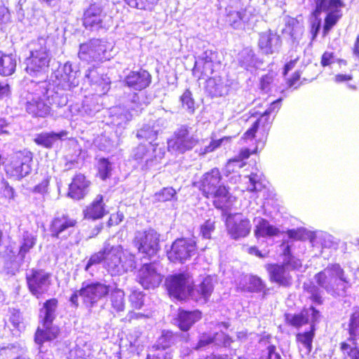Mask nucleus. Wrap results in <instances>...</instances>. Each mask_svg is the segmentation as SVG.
<instances>
[{"instance_id": "nucleus-1", "label": "nucleus", "mask_w": 359, "mask_h": 359, "mask_svg": "<svg viewBox=\"0 0 359 359\" xmlns=\"http://www.w3.org/2000/svg\"><path fill=\"white\" fill-rule=\"evenodd\" d=\"M317 285L304 284V290L309 294V298L313 304L322 305L323 298L322 290L333 298L342 299L348 295V290L352 283L344 269L338 263L329 264L323 270L314 276Z\"/></svg>"}, {"instance_id": "nucleus-2", "label": "nucleus", "mask_w": 359, "mask_h": 359, "mask_svg": "<svg viewBox=\"0 0 359 359\" xmlns=\"http://www.w3.org/2000/svg\"><path fill=\"white\" fill-rule=\"evenodd\" d=\"M312 7L310 18L311 41H315L321 29L326 36L342 17L344 0H309Z\"/></svg>"}, {"instance_id": "nucleus-3", "label": "nucleus", "mask_w": 359, "mask_h": 359, "mask_svg": "<svg viewBox=\"0 0 359 359\" xmlns=\"http://www.w3.org/2000/svg\"><path fill=\"white\" fill-rule=\"evenodd\" d=\"M48 39V36H39L27 44L28 54L24 60V69L32 77H48L53 57Z\"/></svg>"}, {"instance_id": "nucleus-4", "label": "nucleus", "mask_w": 359, "mask_h": 359, "mask_svg": "<svg viewBox=\"0 0 359 359\" xmlns=\"http://www.w3.org/2000/svg\"><path fill=\"white\" fill-rule=\"evenodd\" d=\"M286 323L297 329L309 324V328L296 334L297 341L305 349V354H309L313 348V341L316 336L317 325L322 317L320 311L313 305L304 308L298 313H286L284 315Z\"/></svg>"}, {"instance_id": "nucleus-5", "label": "nucleus", "mask_w": 359, "mask_h": 359, "mask_svg": "<svg viewBox=\"0 0 359 359\" xmlns=\"http://www.w3.org/2000/svg\"><path fill=\"white\" fill-rule=\"evenodd\" d=\"M222 177L219 170L212 168L205 173L200 181L199 189L207 198H212L217 209L227 212L231 205V195L229 188L222 182Z\"/></svg>"}, {"instance_id": "nucleus-6", "label": "nucleus", "mask_w": 359, "mask_h": 359, "mask_svg": "<svg viewBox=\"0 0 359 359\" xmlns=\"http://www.w3.org/2000/svg\"><path fill=\"white\" fill-rule=\"evenodd\" d=\"M59 302L57 299L53 297L46 299L39 311V320L42 327H38L34 334L36 344L52 341L58 338L60 334V327L53 324L57 316Z\"/></svg>"}, {"instance_id": "nucleus-7", "label": "nucleus", "mask_w": 359, "mask_h": 359, "mask_svg": "<svg viewBox=\"0 0 359 359\" xmlns=\"http://www.w3.org/2000/svg\"><path fill=\"white\" fill-rule=\"evenodd\" d=\"M107 18L102 3L92 0L83 6L81 20L85 32L97 35L104 34L109 29Z\"/></svg>"}, {"instance_id": "nucleus-8", "label": "nucleus", "mask_w": 359, "mask_h": 359, "mask_svg": "<svg viewBox=\"0 0 359 359\" xmlns=\"http://www.w3.org/2000/svg\"><path fill=\"white\" fill-rule=\"evenodd\" d=\"M70 90L71 88H65L51 79L39 81L35 84V94L46 100L52 109L54 107L62 109L67 106L69 102L68 91Z\"/></svg>"}, {"instance_id": "nucleus-9", "label": "nucleus", "mask_w": 359, "mask_h": 359, "mask_svg": "<svg viewBox=\"0 0 359 359\" xmlns=\"http://www.w3.org/2000/svg\"><path fill=\"white\" fill-rule=\"evenodd\" d=\"M161 234L154 229L149 227L136 231L133 244L143 258L151 259L161 250Z\"/></svg>"}, {"instance_id": "nucleus-10", "label": "nucleus", "mask_w": 359, "mask_h": 359, "mask_svg": "<svg viewBox=\"0 0 359 359\" xmlns=\"http://www.w3.org/2000/svg\"><path fill=\"white\" fill-rule=\"evenodd\" d=\"M157 144H140L133 151V158L142 170L148 171L160 168L163 153H156Z\"/></svg>"}, {"instance_id": "nucleus-11", "label": "nucleus", "mask_w": 359, "mask_h": 359, "mask_svg": "<svg viewBox=\"0 0 359 359\" xmlns=\"http://www.w3.org/2000/svg\"><path fill=\"white\" fill-rule=\"evenodd\" d=\"M194 279L187 272L176 273L168 276L165 280L168 294L177 300H185L190 297L191 286Z\"/></svg>"}, {"instance_id": "nucleus-12", "label": "nucleus", "mask_w": 359, "mask_h": 359, "mask_svg": "<svg viewBox=\"0 0 359 359\" xmlns=\"http://www.w3.org/2000/svg\"><path fill=\"white\" fill-rule=\"evenodd\" d=\"M111 290L110 285L99 281H84L80 287L82 303L90 311L95 307L97 302L109 294Z\"/></svg>"}, {"instance_id": "nucleus-13", "label": "nucleus", "mask_w": 359, "mask_h": 359, "mask_svg": "<svg viewBox=\"0 0 359 359\" xmlns=\"http://www.w3.org/2000/svg\"><path fill=\"white\" fill-rule=\"evenodd\" d=\"M347 330L349 336L340 344V349L349 359H359V311L350 316Z\"/></svg>"}, {"instance_id": "nucleus-14", "label": "nucleus", "mask_w": 359, "mask_h": 359, "mask_svg": "<svg viewBox=\"0 0 359 359\" xmlns=\"http://www.w3.org/2000/svg\"><path fill=\"white\" fill-rule=\"evenodd\" d=\"M191 128L188 125H182L173 134L172 138L168 140V148L170 151L184 154L191 150L198 142V138L191 134Z\"/></svg>"}, {"instance_id": "nucleus-15", "label": "nucleus", "mask_w": 359, "mask_h": 359, "mask_svg": "<svg viewBox=\"0 0 359 359\" xmlns=\"http://www.w3.org/2000/svg\"><path fill=\"white\" fill-rule=\"evenodd\" d=\"M79 58L90 62H102L108 60L106 42L101 39L93 38L79 45Z\"/></svg>"}, {"instance_id": "nucleus-16", "label": "nucleus", "mask_w": 359, "mask_h": 359, "mask_svg": "<svg viewBox=\"0 0 359 359\" xmlns=\"http://www.w3.org/2000/svg\"><path fill=\"white\" fill-rule=\"evenodd\" d=\"M25 278L29 292L36 299L46 293L51 285V273L42 269H30Z\"/></svg>"}, {"instance_id": "nucleus-17", "label": "nucleus", "mask_w": 359, "mask_h": 359, "mask_svg": "<svg viewBox=\"0 0 359 359\" xmlns=\"http://www.w3.org/2000/svg\"><path fill=\"white\" fill-rule=\"evenodd\" d=\"M197 251L196 243L194 239L181 238L176 239L167 251V256L172 262L184 263L190 259Z\"/></svg>"}, {"instance_id": "nucleus-18", "label": "nucleus", "mask_w": 359, "mask_h": 359, "mask_svg": "<svg viewBox=\"0 0 359 359\" xmlns=\"http://www.w3.org/2000/svg\"><path fill=\"white\" fill-rule=\"evenodd\" d=\"M77 222L67 213L56 212L50 222L49 231L53 238H67Z\"/></svg>"}, {"instance_id": "nucleus-19", "label": "nucleus", "mask_w": 359, "mask_h": 359, "mask_svg": "<svg viewBox=\"0 0 359 359\" xmlns=\"http://www.w3.org/2000/svg\"><path fill=\"white\" fill-rule=\"evenodd\" d=\"M32 162V152L26 151L25 153L17 154L10 164L7 165L6 172L16 180H20L31 173Z\"/></svg>"}, {"instance_id": "nucleus-20", "label": "nucleus", "mask_w": 359, "mask_h": 359, "mask_svg": "<svg viewBox=\"0 0 359 359\" xmlns=\"http://www.w3.org/2000/svg\"><path fill=\"white\" fill-rule=\"evenodd\" d=\"M80 71L76 66L69 62H66L62 66L58 63V67L56 70H53L51 79L55 78V83H59L65 88H73L79 85V76Z\"/></svg>"}, {"instance_id": "nucleus-21", "label": "nucleus", "mask_w": 359, "mask_h": 359, "mask_svg": "<svg viewBox=\"0 0 359 359\" xmlns=\"http://www.w3.org/2000/svg\"><path fill=\"white\" fill-rule=\"evenodd\" d=\"M99 67L95 65L90 66L85 71L84 79L96 92L95 95L101 97L105 95L111 88V80L107 74L100 72Z\"/></svg>"}, {"instance_id": "nucleus-22", "label": "nucleus", "mask_w": 359, "mask_h": 359, "mask_svg": "<svg viewBox=\"0 0 359 359\" xmlns=\"http://www.w3.org/2000/svg\"><path fill=\"white\" fill-rule=\"evenodd\" d=\"M151 83V75L147 70L142 68L129 71L122 80L123 86L133 91L144 90L150 86Z\"/></svg>"}, {"instance_id": "nucleus-23", "label": "nucleus", "mask_w": 359, "mask_h": 359, "mask_svg": "<svg viewBox=\"0 0 359 359\" xmlns=\"http://www.w3.org/2000/svg\"><path fill=\"white\" fill-rule=\"evenodd\" d=\"M137 278L144 290H154L158 287L163 280V276L151 263H146L142 266L138 271Z\"/></svg>"}, {"instance_id": "nucleus-24", "label": "nucleus", "mask_w": 359, "mask_h": 359, "mask_svg": "<svg viewBox=\"0 0 359 359\" xmlns=\"http://www.w3.org/2000/svg\"><path fill=\"white\" fill-rule=\"evenodd\" d=\"M269 273V280L280 287H289L292 284V276L285 264L282 263H271L265 266Z\"/></svg>"}, {"instance_id": "nucleus-25", "label": "nucleus", "mask_w": 359, "mask_h": 359, "mask_svg": "<svg viewBox=\"0 0 359 359\" xmlns=\"http://www.w3.org/2000/svg\"><path fill=\"white\" fill-rule=\"evenodd\" d=\"M282 46L281 36L271 29L259 34L258 47L266 55L278 53Z\"/></svg>"}, {"instance_id": "nucleus-26", "label": "nucleus", "mask_w": 359, "mask_h": 359, "mask_svg": "<svg viewBox=\"0 0 359 359\" xmlns=\"http://www.w3.org/2000/svg\"><path fill=\"white\" fill-rule=\"evenodd\" d=\"M37 96V98H33L31 100H28L26 103V111L32 117L46 118L48 116H51L55 118L59 116H65V111H64V113H57L55 114L54 110L52 109L51 107L49 104H47L42 100L43 97Z\"/></svg>"}, {"instance_id": "nucleus-27", "label": "nucleus", "mask_w": 359, "mask_h": 359, "mask_svg": "<svg viewBox=\"0 0 359 359\" xmlns=\"http://www.w3.org/2000/svg\"><path fill=\"white\" fill-rule=\"evenodd\" d=\"M201 318L202 312L198 309L188 311L180 308L173 318V324L181 331L188 332Z\"/></svg>"}, {"instance_id": "nucleus-28", "label": "nucleus", "mask_w": 359, "mask_h": 359, "mask_svg": "<svg viewBox=\"0 0 359 359\" xmlns=\"http://www.w3.org/2000/svg\"><path fill=\"white\" fill-rule=\"evenodd\" d=\"M214 288L213 278L211 276H206L198 285L192 283L189 298L196 302L203 301V303L205 304L209 301Z\"/></svg>"}, {"instance_id": "nucleus-29", "label": "nucleus", "mask_w": 359, "mask_h": 359, "mask_svg": "<svg viewBox=\"0 0 359 359\" xmlns=\"http://www.w3.org/2000/svg\"><path fill=\"white\" fill-rule=\"evenodd\" d=\"M90 184V181L83 174H76L69 185L67 196L77 201L84 198L89 192Z\"/></svg>"}, {"instance_id": "nucleus-30", "label": "nucleus", "mask_w": 359, "mask_h": 359, "mask_svg": "<svg viewBox=\"0 0 359 359\" xmlns=\"http://www.w3.org/2000/svg\"><path fill=\"white\" fill-rule=\"evenodd\" d=\"M37 242V234L33 231L20 230L18 236V257L22 260H31L29 255Z\"/></svg>"}, {"instance_id": "nucleus-31", "label": "nucleus", "mask_w": 359, "mask_h": 359, "mask_svg": "<svg viewBox=\"0 0 359 359\" xmlns=\"http://www.w3.org/2000/svg\"><path fill=\"white\" fill-rule=\"evenodd\" d=\"M236 61L240 67L250 72L255 71L263 64V60L250 47L244 48L238 53Z\"/></svg>"}, {"instance_id": "nucleus-32", "label": "nucleus", "mask_w": 359, "mask_h": 359, "mask_svg": "<svg viewBox=\"0 0 359 359\" xmlns=\"http://www.w3.org/2000/svg\"><path fill=\"white\" fill-rule=\"evenodd\" d=\"M109 213L104 201V196L98 194L94 200L83 210V217L86 219L95 221L102 219Z\"/></svg>"}, {"instance_id": "nucleus-33", "label": "nucleus", "mask_w": 359, "mask_h": 359, "mask_svg": "<svg viewBox=\"0 0 359 359\" xmlns=\"http://www.w3.org/2000/svg\"><path fill=\"white\" fill-rule=\"evenodd\" d=\"M67 134L68 132L66 130L41 132L36 134L33 140L37 146L50 149L57 141L65 140Z\"/></svg>"}, {"instance_id": "nucleus-34", "label": "nucleus", "mask_w": 359, "mask_h": 359, "mask_svg": "<svg viewBox=\"0 0 359 359\" xmlns=\"http://www.w3.org/2000/svg\"><path fill=\"white\" fill-rule=\"evenodd\" d=\"M241 287L244 292L251 293L262 292L264 297L269 292L265 282L259 276L253 274L247 275L243 282L241 283Z\"/></svg>"}, {"instance_id": "nucleus-35", "label": "nucleus", "mask_w": 359, "mask_h": 359, "mask_svg": "<svg viewBox=\"0 0 359 359\" xmlns=\"http://www.w3.org/2000/svg\"><path fill=\"white\" fill-rule=\"evenodd\" d=\"M123 252L121 246H112L109 248L107 246V266L109 271L114 275L123 274L122 259Z\"/></svg>"}, {"instance_id": "nucleus-36", "label": "nucleus", "mask_w": 359, "mask_h": 359, "mask_svg": "<svg viewBox=\"0 0 359 359\" xmlns=\"http://www.w3.org/2000/svg\"><path fill=\"white\" fill-rule=\"evenodd\" d=\"M255 222L257 223L255 226L254 233L258 239L259 238H271L278 236L280 233V231L278 227L271 224L264 218L256 217Z\"/></svg>"}, {"instance_id": "nucleus-37", "label": "nucleus", "mask_w": 359, "mask_h": 359, "mask_svg": "<svg viewBox=\"0 0 359 359\" xmlns=\"http://www.w3.org/2000/svg\"><path fill=\"white\" fill-rule=\"evenodd\" d=\"M180 337L178 332H174L169 330H163L161 335L152 346L154 351H165L175 346Z\"/></svg>"}, {"instance_id": "nucleus-38", "label": "nucleus", "mask_w": 359, "mask_h": 359, "mask_svg": "<svg viewBox=\"0 0 359 359\" xmlns=\"http://www.w3.org/2000/svg\"><path fill=\"white\" fill-rule=\"evenodd\" d=\"M289 235L291 238L296 240H309V241L312 243L316 242L317 238L319 239H327L328 241H330L332 238V236L327 233H320L318 236V232L311 231L306 229L304 227L298 228L297 229H292L289 231Z\"/></svg>"}, {"instance_id": "nucleus-39", "label": "nucleus", "mask_w": 359, "mask_h": 359, "mask_svg": "<svg viewBox=\"0 0 359 359\" xmlns=\"http://www.w3.org/2000/svg\"><path fill=\"white\" fill-rule=\"evenodd\" d=\"M17 55L15 53H5L0 50V76H12L16 71Z\"/></svg>"}, {"instance_id": "nucleus-40", "label": "nucleus", "mask_w": 359, "mask_h": 359, "mask_svg": "<svg viewBox=\"0 0 359 359\" xmlns=\"http://www.w3.org/2000/svg\"><path fill=\"white\" fill-rule=\"evenodd\" d=\"M227 229L231 237L234 240L247 236L251 229V224L248 219H241L227 224Z\"/></svg>"}, {"instance_id": "nucleus-41", "label": "nucleus", "mask_w": 359, "mask_h": 359, "mask_svg": "<svg viewBox=\"0 0 359 359\" xmlns=\"http://www.w3.org/2000/svg\"><path fill=\"white\" fill-rule=\"evenodd\" d=\"M101 97L97 95H93L90 97H86L82 102L79 111L82 115L93 116L100 111L102 107L100 103Z\"/></svg>"}, {"instance_id": "nucleus-42", "label": "nucleus", "mask_w": 359, "mask_h": 359, "mask_svg": "<svg viewBox=\"0 0 359 359\" xmlns=\"http://www.w3.org/2000/svg\"><path fill=\"white\" fill-rule=\"evenodd\" d=\"M206 90L212 97H222L228 93L229 86L220 77H209L206 81Z\"/></svg>"}, {"instance_id": "nucleus-43", "label": "nucleus", "mask_w": 359, "mask_h": 359, "mask_svg": "<svg viewBox=\"0 0 359 359\" xmlns=\"http://www.w3.org/2000/svg\"><path fill=\"white\" fill-rule=\"evenodd\" d=\"M220 65L219 60L209 61L201 64L194 63L192 69V74L198 79L210 77L214 73L215 68Z\"/></svg>"}, {"instance_id": "nucleus-44", "label": "nucleus", "mask_w": 359, "mask_h": 359, "mask_svg": "<svg viewBox=\"0 0 359 359\" xmlns=\"http://www.w3.org/2000/svg\"><path fill=\"white\" fill-rule=\"evenodd\" d=\"M248 21L245 10L229 11L226 15V22L234 29L244 28Z\"/></svg>"}, {"instance_id": "nucleus-45", "label": "nucleus", "mask_w": 359, "mask_h": 359, "mask_svg": "<svg viewBox=\"0 0 359 359\" xmlns=\"http://www.w3.org/2000/svg\"><path fill=\"white\" fill-rule=\"evenodd\" d=\"M109 294L111 306L113 310L117 313L123 311L126 306L125 293L123 290L111 287Z\"/></svg>"}, {"instance_id": "nucleus-46", "label": "nucleus", "mask_w": 359, "mask_h": 359, "mask_svg": "<svg viewBox=\"0 0 359 359\" xmlns=\"http://www.w3.org/2000/svg\"><path fill=\"white\" fill-rule=\"evenodd\" d=\"M12 255L4 265V270L8 275L15 276L18 273L24 263H29L30 260H22L18 257V253L11 251Z\"/></svg>"}, {"instance_id": "nucleus-47", "label": "nucleus", "mask_w": 359, "mask_h": 359, "mask_svg": "<svg viewBox=\"0 0 359 359\" xmlns=\"http://www.w3.org/2000/svg\"><path fill=\"white\" fill-rule=\"evenodd\" d=\"M123 104L127 110L137 111L141 109L140 95L136 91L124 92L122 97Z\"/></svg>"}, {"instance_id": "nucleus-48", "label": "nucleus", "mask_w": 359, "mask_h": 359, "mask_svg": "<svg viewBox=\"0 0 359 359\" xmlns=\"http://www.w3.org/2000/svg\"><path fill=\"white\" fill-rule=\"evenodd\" d=\"M158 133L156 130L154 129L150 121L147 123H144L142 126L137 131L136 137L139 139H144L148 143L152 144V142L156 140Z\"/></svg>"}, {"instance_id": "nucleus-49", "label": "nucleus", "mask_w": 359, "mask_h": 359, "mask_svg": "<svg viewBox=\"0 0 359 359\" xmlns=\"http://www.w3.org/2000/svg\"><path fill=\"white\" fill-rule=\"evenodd\" d=\"M98 176L102 181H106L111 176L112 163L109 158L101 157L97 161Z\"/></svg>"}, {"instance_id": "nucleus-50", "label": "nucleus", "mask_w": 359, "mask_h": 359, "mask_svg": "<svg viewBox=\"0 0 359 359\" xmlns=\"http://www.w3.org/2000/svg\"><path fill=\"white\" fill-rule=\"evenodd\" d=\"M107 257V246H104L97 252L93 253L87 261L85 265V271L90 272L91 269L94 266L99 265L106 260Z\"/></svg>"}, {"instance_id": "nucleus-51", "label": "nucleus", "mask_w": 359, "mask_h": 359, "mask_svg": "<svg viewBox=\"0 0 359 359\" xmlns=\"http://www.w3.org/2000/svg\"><path fill=\"white\" fill-rule=\"evenodd\" d=\"M16 196L14 188L6 180H3L0 183V199L11 203L15 201Z\"/></svg>"}, {"instance_id": "nucleus-52", "label": "nucleus", "mask_w": 359, "mask_h": 359, "mask_svg": "<svg viewBox=\"0 0 359 359\" xmlns=\"http://www.w3.org/2000/svg\"><path fill=\"white\" fill-rule=\"evenodd\" d=\"M154 198L156 201L162 203L177 201V191L172 187H163L154 194Z\"/></svg>"}, {"instance_id": "nucleus-53", "label": "nucleus", "mask_w": 359, "mask_h": 359, "mask_svg": "<svg viewBox=\"0 0 359 359\" xmlns=\"http://www.w3.org/2000/svg\"><path fill=\"white\" fill-rule=\"evenodd\" d=\"M248 178L249 184L248 186V190L250 192L260 191L264 187L263 184V175L257 172H251Z\"/></svg>"}, {"instance_id": "nucleus-54", "label": "nucleus", "mask_w": 359, "mask_h": 359, "mask_svg": "<svg viewBox=\"0 0 359 359\" xmlns=\"http://www.w3.org/2000/svg\"><path fill=\"white\" fill-rule=\"evenodd\" d=\"M285 26L284 31L290 36L293 41H296L302 33V26L294 18H290L286 22Z\"/></svg>"}, {"instance_id": "nucleus-55", "label": "nucleus", "mask_w": 359, "mask_h": 359, "mask_svg": "<svg viewBox=\"0 0 359 359\" xmlns=\"http://www.w3.org/2000/svg\"><path fill=\"white\" fill-rule=\"evenodd\" d=\"M180 100L182 106L189 113L194 114L195 111V102L192 96V93L189 89H186L183 94L180 96Z\"/></svg>"}, {"instance_id": "nucleus-56", "label": "nucleus", "mask_w": 359, "mask_h": 359, "mask_svg": "<svg viewBox=\"0 0 359 359\" xmlns=\"http://www.w3.org/2000/svg\"><path fill=\"white\" fill-rule=\"evenodd\" d=\"M145 294L140 290H133L129 295V302L135 309H140L144 304Z\"/></svg>"}, {"instance_id": "nucleus-57", "label": "nucleus", "mask_w": 359, "mask_h": 359, "mask_svg": "<svg viewBox=\"0 0 359 359\" xmlns=\"http://www.w3.org/2000/svg\"><path fill=\"white\" fill-rule=\"evenodd\" d=\"M283 97H278L276 100L273 101L269 106V107L264 111L260 116V118L264 121V124L269 123V119L270 115L273 112H278L280 109L283 101Z\"/></svg>"}, {"instance_id": "nucleus-58", "label": "nucleus", "mask_w": 359, "mask_h": 359, "mask_svg": "<svg viewBox=\"0 0 359 359\" xmlns=\"http://www.w3.org/2000/svg\"><path fill=\"white\" fill-rule=\"evenodd\" d=\"M123 273L133 271L137 267V261L135 255L126 252L123 255L122 265Z\"/></svg>"}, {"instance_id": "nucleus-59", "label": "nucleus", "mask_w": 359, "mask_h": 359, "mask_svg": "<svg viewBox=\"0 0 359 359\" xmlns=\"http://www.w3.org/2000/svg\"><path fill=\"white\" fill-rule=\"evenodd\" d=\"M125 2L131 8H135L141 10L151 9L154 5L157 4L158 0H124Z\"/></svg>"}, {"instance_id": "nucleus-60", "label": "nucleus", "mask_w": 359, "mask_h": 359, "mask_svg": "<svg viewBox=\"0 0 359 359\" xmlns=\"http://www.w3.org/2000/svg\"><path fill=\"white\" fill-rule=\"evenodd\" d=\"M215 60H219L217 52L210 49H205L195 57L194 63L201 64L202 62Z\"/></svg>"}, {"instance_id": "nucleus-61", "label": "nucleus", "mask_w": 359, "mask_h": 359, "mask_svg": "<svg viewBox=\"0 0 359 359\" xmlns=\"http://www.w3.org/2000/svg\"><path fill=\"white\" fill-rule=\"evenodd\" d=\"M13 118L11 116L8 118L0 117V136L9 135L13 129Z\"/></svg>"}, {"instance_id": "nucleus-62", "label": "nucleus", "mask_w": 359, "mask_h": 359, "mask_svg": "<svg viewBox=\"0 0 359 359\" xmlns=\"http://www.w3.org/2000/svg\"><path fill=\"white\" fill-rule=\"evenodd\" d=\"M215 222L211 219H208L201 225L200 233L203 238L210 239L211 238V233L215 229Z\"/></svg>"}, {"instance_id": "nucleus-63", "label": "nucleus", "mask_w": 359, "mask_h": 359, "mask_svg": "<svg viewBox=\"0 0 359 359\" xmlns=\"http://www.w3.org/2000/svg\"><path fill=\"white\" fill-rule=\"evenodd\" d=\"M12 95V86L8 79H0V101L7 100Z\"/></svg>"}, {"instance_id": "nucleus-64", "label": "nucleus", "mask_w": 359, "mask_h": 359, "mask_svg": "<svg viewBox=\"0 0 359 359\" xmlns=\"http://www.w3.org/2000/svg\"><path fill=\"white\" fill-rule=\"evenodd\" d=\"M131 116L132 115L128 111L116 114L112 116V123L117 126L123 127L130 120Z\"/></svg>"}]
</instances>
